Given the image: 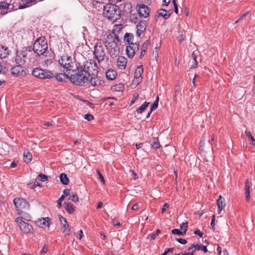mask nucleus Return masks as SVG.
<instances>
[{"mask_svg":"<svg viewBox=\"0 0 255 255\" xmlns=\"http://www.w3.org/2000/svg\"><path fill=\"white\" fill-rule=\"evenodd\" d=\"M98 73V67L94 61L86 62L83 65L78 63L76 64V71L71 74L70 80L75 85L83 86L87 84L90 77L96 76Z\"/></svg>","mask_w":255,"mask_h":255,"instance_id":"obj_1","label":"nucleus"},{"mask_svg":"<svg viewBox=\"0 0 255 255\" xmlns=\"http://www.w3.org/2000/svg\"><path fill=\"white\" fill-rule=\"evenodd\" d=\"M103 14L107 19L115 22L120 18L121 10L116 4L109 3L104 6Z\"/></svg>","mask_w":255,"mask_h":255,"instance_id":"obj_2","label":"nucleus"},{"mask_svg":"<svg viewBox=\"0 0 255 255\" xmlns=\"http://www.w3.org/2000/svg\"><path fill=\"white\" fill-rule=\"evenodd\" d=\"M58 63L63 68V72L68 74L75 73L76 71V63L72 57L68 55H63L58 60Z\"/></svg>","mask_w":255,"mask_h":255,"instance_id":"obj_3","label":"nucleus"},{"mask_svg":"<svg viewBox=\"0 0 255 255\" xmlns=\"http://www.w3.org/2000/svg\"><path fill=\"white\" fill-rule=\"evenodd\" d=\"M32 49L39 56L47 54L48 44L45 37L37 38L34 42Z\"/></svg>","mask_w":255,"mask_h":255,"instance_id":"obj_4","label":"nucleus"},{"mask_svg":"<svg viewBox=\"0 0 255 255\" xmlns=\"http://www.w3.org/2000/svg\"><path fill=\"white\" fill-rule=\"evenodd\" d=\"M105 47V44L101 42H97L94 46L93 54L99 63L103 62L105 58L107 61L109 60V57L106 54Z\"/></svg>","mask_w":255,"mask_h":255,"instance_id":"obj_5","label":"nucleus"},{"mask_svg":"<svg viewBox=\"0 0 255 255\" xmlns=\"http://www.w3.org/2000/svg\"><path fill=\"white\" fill-rule=\"evenodd\" d=\"M108 39L105 41V46L108 50L110 56L115 58L120 54V47L113 37H107Z\"/></svg>","mask_w":255,"mask_h":255,"instance_id":"obj_6","label":"nucleus"},{"mask_svg":"<svg viewBox=\"0 0 255 255\" xmlns=\"http://www.w3.org/2000/svg\"><path fill=\"white\" fill-rule=\"evenodd\" d=\"M13 202L19 215L22 213L23 210L29 208V204L24 198H16L13 199Z\"/></svg>","mask_w":255,"mask_h":255,"instance_id":"obj_7","label":"nucleus"},{"mask_svg":"<svg viewBox=\"0 0 255 255\" xmlns=\"http://www.w3.org/2000/svg\"><path fill=\"white\" fill-rule=\"evenodd\" d=\"M139 44L138 42H135L134 43H130L126 48V52L129 58H132L136 51L139 49Z\"/></svg>","mask_w":255,"mask_h":255,"instance_id":"obj_8","label":"nucleus"},{"mask_svg":"<svg viewBox=\"0 0 255 255\" xmlns=\"http://www.w3.org/2000/svg\"><path fill=\"white\" fill-rule=\"evenodd\" d=\"M11 73L15 76H21L25 75L26 72L20 64L13 66L10 69Z\"/></svg>","mask_w":255,"mask_h":255,"instance_id":"obj_9","label":"nucleus"},{"mask_svg":"<svg viewBox=\"0 0 255 255\" xmlns=\"http://www.w3.org/2000/svg\"><path fill=\"white\" fill-rule=\"evenodd\" d=\"M143 73V68L142 65L138 66L134 72V81L137 84L140 83L142 79V74Z\"/></svg>","mask_w":255,"mask_h":255,"instance_id":"obj_10","label":"nucleus"},{"mask_svg":"<svg viewBox=\"0 0 255 255\" xmlns=\"http://www.w3.org/2000/svg\"><path fill=\"white\" fill-rule=\"evenodd\" d=\"M90 84L93 86H98L104 83V81L101 77H99L98 74L95 76H91L89 79L87 84Z\"/></svg>","mask_w":255,"mask_h":255,"instance_id":"obj_11","label":"nucleus"},{"mask_svg":"<svg viewBox=\"0 0 255 255\" xmlns=\"http://www.w3.org/2000/svg\"><path fill=\"white\" fill-rule=\"evenodd\" d=\"M150 9L149 7L145 4L139 5L138 9V13L140 17H147L149 15Z\"/></svg>","mask_w":255,"mask_h":255,"instance_id":"obj_12","label":"nucleus"},{"mask_svg":"<svg viewBox=\"0 0 255 255\" xmlns=\"http://www.w3.org/2000/svg\"><path fill=\"white\" fill-rule=\"evenodd\" d=\"M27 57L26 51H21L17 54L15 56V61L17 64H24L25 62V58Z\"/></svg>","mask_w":255,"mask_h":255,"instance_id":"obj_13","label":"nucleus"},{"mask_svg":"<svg viewBox=\"0 0 255 255\" xmlns=\"http://www.w3.org/2000/svg\"><path fill=\"white\" fill-rule=\"evenodd\" d=\"M127 59L126 57L122 56H119L117 61V67L121 70L125 69L127 64Z\"/></svg>","mask_w":255,"mask_h":255,"instance_id":"obj_14","label":"nucleus"},{"mask_svg":"<svg viewBox=\"0 0 255 255\" xmlns=\"http://www.w3.org/2000/svg\"><path fill=\"white\" fill-rule=\"evenodd\" d=\"M69 75L67 72H64V73H57L54 77L59 81L66 82L70 79V76L69 77Z\"/></svg>","mask_w":255,"mask_h":255,"instance_id":"obj_15","label":"nucleus"},{"mask_svg":"<svg viewBox=\"0 0 255 255\" xmlns=\"http://www.w3.org/2000/svg\"><path fill=\"white\" fill-rule=\"evenodd\" d=\"M193 248H195V251H199L202 250L204 253H207L208 252V249L206 246L202 245H199L198 244H196V245L193 244H192L189 248L188 251H190Z\"/></svg>","mask_w":255,"mask_h":255,"instance_id":"obj_16","label":"nucleus"},{"mask_svg":"<svg viewBox=\"0 0 255 255\" xmlns=\"http://www.w3.org/2000/svg\"><path fill=\"white\" fill-rule=\"evenodd\" d=\"M19 228L20 230L22 231V232H23V233L25 234L29 233L31 231V230L33 229L31 225L25 222L22 223V225H20Z\"/></svg>","mask_w":255,"mask_h":255,"instance_id":"obj_17","label":"nucleus"},{"mask_svg":"<svg viewBox=\"0 0 255 255\" xmlns=\"http://www.w3.org/2000/svg\"><path fill=\"white\" fill-rule=\"evenodd\" d=\"M42 73H42V79L43 80L51 79V78H53L54 76L52 71L47 69H42Z\"/></svg>","mask_w":255,"mask_h":255,"instance_id":"obj_18","label":"nucleus"},{"mask_svg":"<svg viewBox=\"0 0 255 255\" xmlns=\"http://www.w3.org/2000/svg\"><path fill=\"white\" fill-rule=\"evenodd\" d=\"M116 76L117 72L113 69H109L106 72V77L108 80H113L116 78Z\"/></svg>","mask_w":255,"mask_h":255,"instance_id":"obj_19","label":"nucleus"},{"mask_svg":"<svg viewBox=\"0 0 255 255\" xmlns=\"http://www.w3.org/2000/svg\"><path fill=\"white\" fill-rule=\"evenodd\" d=\"M245 194L246 198L248 202H249L250 199V185L249 179H246L245 182Z\"/></svg>","mask_w":255,"mask_h":255,"instance_id":"obj_20","label":"nucleus"},{"mask_svg":"<svg viewBox=\"0 0 255 255\" xmlns=\"http://www.w3.org/2000/svg\"><path fill=\"white\" fill-rule=\"evenodd\" d=\"M9 54V50L7 47L4 46L0 47V58L1 59L5 58Z\"/></svg>","mask_w":255,"mask_h":255,"instance_id":"obj_21","label":"nucleus"},{"mask_svg":"<svg viewBox=\"0 0 255 255\" xmlns=\"http://www.w3.org/2000/svg\"><path fill=\"white\" fill-rule=\"evenodd\" d=\"M42 69L40 68H35L32 71V75L40 79H42Z\"/></svg>","mask_w":255,"mask_h":255,"instance_id":"obj_22","label":"nucleus"},{"mask_svg":"<svg viewBox=\"0 0 255 255\" xmlns=\"http://www.w3.org/2000/svg\"><path fill=\"white\" fill-rule=\"evenodd\" d=\"M158 13L159 16H161L164 19H167L170 17L171 12L164 9H160L158 10Z\"/></svg>","mask_w":255,"mask_h":255,"instance_id":"obj_23","label":"nucleus"},{"mask_svg":"<svg viewBox=\"0 0 255 255\" xmlns=\"http://www.w3.org/2000/svg\"><path fill=\"white\" fill-rule=\"evenodd\" d=\"M224 201V198L220 195L219 199L217 201V205L218 206V213H220L223 210L224 207L225 206V204L224 205L223 202Z\"/></svg>","mask_w":255,"mask_h":255,"instance_id":"obj_24","label":"nucleus"},{"mask_svg":"<svg viewBox=\"0 0 255 255\" xmlns=\"http://www.w3.org/2000/svg\"><path fill=\"white\" fill-rule=\"evenodd\" d=\"M32 158V154L28 150H25L23 151V160L25 163H29L31 161Z\"/></svg>","mask_w":255,"mask_h":255,"instance_id":"obj_25","label":"nucleus"},{"mask_svg":"<svg viewBox=\"0 0 255 255\" xmlns=\"http://www.w3.org/2000/svg\"><path fill=\"white\" fill-rule=\"evenodd\" d=\"M64 207L67 212L69 214H72L74 212V206L71 203L64 202Z\"/></svg>","mask_w":255,"mask_h":255,"instance_id":"obj_26","label":"nucleus"},{"mask_svg":"<svg viewBox=\"0 0 255 255\" xmlns=\"http://www.w3.org/2000/svg\"><path fill=\"white\" fill-rule=\"evenodd\" d=\"M133 35L132 33H126L124 36V41L127 42L128 45L130 43H134L133 41Z\"/></svg>","mask_w":255,"mask_h":255,"instance_id":"obj_27","label":"nucleus"},{"mask_svg":"<svg viewBox=\"0 0 255 255\" xmlns=\"http://www.w3.org/2000/svg\"><path fill=\"white\" fill-rule=\"evenodd\" d=\"M47 54H45L44 55L45 58L43 61V63L44 65L48 66L53 62V56L52 55L48 56Z\"/></svg>","mask_w":255,"mask_h":255,"instance_id":"obj_28","label":"nucleus"},{"mask_svg":"<svg viewBox=\"0 0 255 255\" xmlns=\"http://www.w3.org/2000/svg\"><path fill=\"white\" fill-rule=\"evenodd\" d=\"M62 230L63 233L69 235L71 233V230L66 220H64V224L62 225Z\"/></svg>","mask_w":255,"mask_h":255,"instance_id":"obj_29","label":"nucleus"},{"mask_svg":"<svg viewBox=\"0 0 255 255\" xmlns=\"http://www.w3.org/2000/svg\"><path fill=\"white\" fill-rule=\"evenodd\" d=\"M198 52L194 51L192 53V64L191 65L192 68H195L197 67L198 65V62L197 61V57Z\"/></svg>","mask_w":255,"mask_h":255,"instance_id":"obj_30","label":"nucleus"},{"mask_svg":"<svg viewBox=\"0 0 255 255\" xmlns=\"http://www.w3.org/2000/svg\"><path fill=\"white\" fill-rule=\"evenodd\" d=\"M124 85L122 83L113 85L111 87V90L113 91L122 92L124 90Z\"/></svg>","mask_w":255,"mask_h":255,"instance_id":"obj_31","label":"nucleus"},{"mask_svg":"<svg viewBox=\"0 0 255 255\" xmlns=\"http://www.w3.org/2000/svg\"><path fill=\"white\" fill-rule=\"evenodd\" d=\"M149 104V102H145L142 105H141L138 109H136V112L137 114H141L145 111Z\"/></svg>","mask_w":255,"mask_h":255,"instance_id":"obj_32","label":"nucleus"},{"mask_svg":"<svg viewBox=\"0 0 255 255\" xmlns=\"http://www.w3.org/2000/svg\"><path fill=\"white\" fill-rule=\"evenodd\" d=\"M146 22L145 21H140L136 26L137 30L143 32L146 29Z\"/></svg>","mask_w":255,"mask_h":255,"instance_id":"obj_33","label":"nucleus"},{"mask_svg":"<svg viewBox=\"0 0 255 255\" xmlns=\"http://www.w3.org/2000/svg\"><path fill=\"white\" fill-rule=\"evenodd\" d=\"M60 179L61 183L64 185H67L69 180L67 175L65 173H61L60 175Z\"/></svg>","mask_w":255,"mask_h":255,"instance_id":"obj_34","label":"nucleus"},{"mask_svg":"<svg viewBox=\"0 0 255 255\" xmlns=\"http://www.w3.org/2000/svg\"><path fill=\"white\" fill-rule=\"evenodd\" d=\"M48 218H41L36 221V223L38 226L46 225V223L47 224V226H49V224L48 222Z\"/></svg>","mask_w":255,"mask_h":255,"instance_id":"obj_35","label":"nucleus"},{"mask_svg":"<svg viewBox=\"0 0 255 255\" xmlns=\"http://www.w3.org/2000/svg\"><path fill=\"white\" fill-rule=\"evenodd\" d=\"M159 101V97L157 96L155 101L152 103L150 107V112H152L153 111L156 110L158 107Z\"/></svg>","mask_w":255,"mask_h":255,"instance_id":"obj_36","label":"nucleus"},{"mask_svg":"<svg viewBox=\"0 0 255 255\" xmlns=\"http://www.w3.org/2000/svg\"><path fill=\"white\" fill-rule=\"evenodd\" d=\"M10 5V3L5 1H0V9H8Z\"/></svg>","mask_w":255,"mask_h":255,"instance_id":"obj_37","label":"nucleus"},{"mask_svg":"<svg viewBox=\"0 0 255 255\" xmlns=\"http://www.w3.org/2000/svg\"><path fill=\"white\" fill-rule=\"evenodd\" d=\"M246 135L249 138V139L251 140V143L254 145L255 144V139L254 137L252 135L251 132L248 130H246L245 131Z\"/></svg>","mask_w":255,"mask_h":255,"instance_id":"obj_38","label":"nucleus"},{"mask_svg":"<svg viewBox=\"0 0 255 255\" xmlns=\"http://www.w3.org/2000/svg\"><path fill=\"white\" fill-rule=\"evenodd\" d=\"M150 44L149 40H146L141 46V50L147 51L149 45Z\"/></svg>","mask_w":255,"mask_h":255,"instance_id":"obj_39","label":"nucleus"},{"mask_svg":"<svg viewBox=\"0 0 255 255\" xmlns=\"http://www.w3.org/2000/svg\"><path fill=\"white\" fill-rule=\"evenodd\" d=\"M38 179L41 182H45L48 180V177L45 174L40 173L37 176Z\"/></svg>","mask_w":255,"mask_h":255,"instance_id":"obj_40","label":"nucleus"},{"mask_svg":"<svg viewBox=\"0 0 255 255\" xmlns=\"http://www.w3.org/2000/svg\"><path fill=\"white\" fill-rule=\"evenodd\" d=\"M188 224V222H183L180 225V228L181 230H183V234L185 235L186 234V231H187Z\"/></svg>","mask_w":255,"mask_h":255,"instance_id":"obj_41","label":"nucleus"},{"mask_svg":"<svg viewBox=\"0 0 255 255\" xmlns=\"http://www.w3.org/2000/svg\"><path fill=\"white\" fill-rule=\"evenodd\" d=\"M160 233V230L157 229L156 230V232L155 233L149 235L148 238L150 241L154 240H155V239L156 238V237L158 235L159 233Z\"/></svg>","mask_w":255,"mask_h":255,"instance_id":"obj_42","label":"nucleus"},{"mask_svg":"<svg viewBox=\"0 0 255 255\" xmlns=\"http://www.w3.org/2000/svg\"><path fill=\"white\" fill-rule=\"evenodd\" d=\"M69 199L72 201L74 202H77L79 201V198L77 194H74L70 195L69 197Z\"/></svg>","mask_w":255,"mask_h":255,"instance_id":"obj_43","label":"nucleus"},{"mask_svg":"<svg viewBox=\"0 0 255 255\" xmlns=\"http://www.w3.org/2000/svg\"><path fill=\"white\" fill-rule=\"evenodd\" d=\"M64 199L65 196L64 195H62L57 200V207L58 208H61L62 207L61 202L64 200Z\"/></svg>","mask_w":255,"mask_h":255,"instance_id":"obj_44","label":"nucleus"},{"mask_svg":"<svg viewBox=\"0 0 255 255\" xmlns=\"http://www.w3.org/2000/svg\"><path fill=\"white\" fill-rule=\"evenodd\" d=\"M171 233L173 235H182L183 236L184 235L182 232H181V231H180L179 230L177 229H173L171 231Z\"/></svg>","mask_w":255,"mask_h":255,"instance_id":"obj_45","label":"nucleus"},{"mask_svg":"<svg viewBox=\"0 0 255 255\" xmlns=\"http://www.w3.org/2000/svg\"><path fill=\"white\" fill-rule=\"evenodd\" d=\"M8 71V68L5 66H2L0 64V74H5Z\"/></svg>","mask_w":255,"mask_h":255,"instance_id":"obj_46","label":"nucleus"},{"mask_svg":"<svg viewBox=\"0 0 255 255\" xmlns=\"http://www.w3.org/2000/svg\"><path fill=\"white\" fill-rule=\"evenodd\" d=\"M160 146V145L158 140L154 141L152 144V147L156 149L159 148Z\"/></svg>","mask_w":255,"mask_h":255,"instance_id":"obj_47","label":"nucleus"},{"mask_svg":"<svg viewBox=\"0 0 255 255\" xmlns=\"http://www.w3.org/2000/svg\"><path fill=\"white\" fill-rule=\"evenodd\" d=\"M211 226L212 227V229L215 231V216L214 215L212 216V219L211 220Z\"/></svg>","mask_w":255,"mask_h":255,"instance_id":"obj_48","label":"nucleus"},{"mask_svg":"<svg viewBox=\"0 0 255 255\" xmlns=\"http://www.w3.org/2000/svg\"><path fill=\"white\" fill-rule=\"evenodd\" d=\"M85 119L87 120L88 121H91L93 119H94V117L92 115L90 114H86L84 116Z\"/></svg>","mask_w":255,"mask_h":255,"instance_id":"obj_49","label":"nucleus"},{"mask_svg":"<svg viewBox=\"0 0 255 255\" xmlns=\"http://www.w3.org/2000/svg\"><path fill=\"white\" fill-rule=\"evenodd\" d=\"M97 173L98 174V175H99V178H100L101 179V182L103 183V184H105V179H104V178L103 177V176L102 175V174L101 173L100 170L99 169H97Z\"/></svg>","mask_w":255,"mask_h":255,"instance_id":"obj_50","label":"nucleus"},{"mask_svg":"<svg viewBox=\"0 0 255 255\" xmlns=\"http://www.w3.org/2000/svg\"><path fill=\"white\" fill-rule=\"evenodd\" d=\"M139 97V95L137 93H135L133 95L132 99L130 102V105H132L135 100H136Z\"/></svg>","mask_w":255,"mask_h":255,"instance_id":"obj_51","label":"nucleus"},{"mask_svg":"<svg viewBox=\"0 0 255 255\" xmlns=\"http://www.w3.org/2000/svg\"><path fill=\"white\" fill-rule=\"evenodd\" d=\"M16 223L18 224L19 227L21 225H22V223H24V221H23L21 218L20 217H17L15 219Z\"/></svg>","mask_w":255,"mask_h":255,"instance_id":"obj_52","label":"nucleus"},{"mask_svg":"<svg viewBox=\"0 0 255 255\" xmlns=\"http://www.w3.org/2000/svg\"><path fill=\"white\" fill-rule=\"evenodd\" d=\"M176 241H177L180 244H182V245H185L187 243V241L184 239L176 238Z\"/></svg>","mask_w":255,"mask_h":255,"instance_id":"obj_53","label":"nucleus"},{"mask_svg":"<svg viewBox=\"0 0 255 255\" xmlns=\"http://www.w3.org/2000/svg\"><path fill=\"white\" fill-rule=\"evenodd\" d=\"M48 246L46 245H45L44 247H43L42 250L41 251V254H45L48 252Z\"/></svg>","mask_w":255,"mask_h":255,"instance_id":"obj_54","label":"nucleus"},{"mask_svg":"<svg viewBox=\"0 0 255 255\" xmlns=\"http://www.w3.org/2000/svg\"><path fill=\"white\" fill-rule=\"evenodd\" d=\"M130 19L134 22H135V23L137 21V18L136 17V14H131V16H130Z\"/></svg>","mask_w":255,"mask_h":255,"instance_id":"obj_55","label":"nucleus"},{"mask_svg":"<svg viewBox=\"0 0 255 255\" xmlns=\"http://www.w3.org/2000/svg\"><path fill=\"white\" fill-rule=\"evenodd\" d=\"M194 233L198 235L200 237H202L204 235L203 233L200 232L199 230H196L194 231Z\"/></svg>","mask_w":255,"mask_h":255,"instance_id":"obj_56","label":"nucleus"},{"mask_svg":"<svg viewBox=\"0 0 255 255\" xmlns=\"http://www.w3.org/2000/svg\"><path fill=\"white\" fill-rule=\"evenodd\" d=\"M27 186L30 189H34L36 187L35 182L29 183Z\"/></svg>","mask_w":255,"mask_h":255,"instance_id":"obj_57","label":"nucleus"},{"mask_svg":"<svg viewBox=\"0 0 255 255\" xmlns=\"http://www.w3.org/2000/svg\"><path fill=\"white\" fill-rule=\"evenodd\" d=\"M27 4H26V3L23 4H20L18 6V9H21L27 8V7H29V5Z\"/></svg>","mask_w":255,"mask_h":255,"instance_id":"obj_58","label":"nucleus"},{"mask_svg":"<svg viewBox=\"0 0 255 255\" xmlns=\"http://www.w3.org/2000/svg\"><path fill=\"white\" fill-rule=\"evenodd\" d=\"M113 224L115 226H119L121 225L120 223L116 219H114L113 220Z\"/></svg>","mask_w":255,"mask_h":255,"instance_id":"obj_59","label":"nucleus"},{"mask_svg":"<svg viewBox=\"0 0 255 255\" xmlns=\"http://www.w3.org/2000/svg\"><path fill=\"white\" fill-rule=\"evenodd\" d=\"M194 251H192L191 252H185L184 253H180V254H178L177 255H194Z\"/></svg>","mask_w":255,"mask_h":255,"instance_id":"obj_60","label":"nucleus"},{"mask_svg":"<svg viewBox=\"0 0 255 255\" xmlns=\"http://www.w3.org/2000/svg\"><path fill=\"white\" fill-rule=\"evenodd\" d=\"M168 207H169V204H167V203H165L164 204V205L163 206V207L162 208L161 212H162V213L166 211V209H167V208H168Z\"/></svg>","mask_w":255,"mask_h":255,"instance_id":"obj_61","label":"nucleus"},{"mask_svg":"<svg viewBox=\"0 0 255 255\" xmlns=\"http://www.w3.org/2000/svg\"><path fill=\"white\" fill-rule=\"evenodd\" d=\"M59 219L61 222V224L63 225L64 224V220H66L64 218H63L61 215H58Z\"/></svg>","mask_w":255,"mask_h":255,"instance_id":"obj_62","label":"nucleus"},{"mask_svg":"<svg viewBox=\"0 0 255 255\" xmlns=\"http://www.w3.org/2000/svg\"><path fill=\"white\" fill-rule=\"evenodd\" d=\"M63 193L64 194V196H68L70 195V190L68 189H65L63 191Z\"/></svg>","mask_w":255,"mask_h":255,"instance_id":"obj_63","label":"nucleus"},{"mask_svg":"<svg viewBox=\"0 0 255 255\" xmlns=\"http://www.w3.org/2000/svg\"><path fill=\"white\" fill-rule=\"evenodd\" d=\"M139 207V205L137 203L134 204L131 207V209L132 210H136L138 209Z\"/></svg>","mask_w":255,"mask_h":255,"instance_id":"obj_64","label":"nucleus"}]
</instances>
